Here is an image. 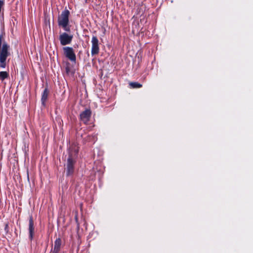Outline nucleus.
Returning <instances> with one entry per match:
<instances>
[{
  "instance_id": "f8f14e48",
  "label": "nucleus",
  "mask_w": 253,
  "mask_h": 253,
  "mask_svg": "<svg viewBox=\"0 0 253 253\" xmlns=\"http://www.w3.org/2000/svg\"><path fill=\"white\" fill-rule=\"evenodd\" d=\"M129 85L131 88H140L142 86L141 84L137 82H130Z\"/></svg>"
},
{
  "instance_id": "9b49d317",
  "label": "nucleus",
  "mask_w": 253,
  "mask_h": 253,
  "mask_svg": "<svg viewBox=\"0 0 253 253\" xmlns=\"http://www.w3.org/2000/svg\"><path fill=\"white\" fill-rule=\"evenodd\" d=\"M9 77V73L6 71L0 72V80L2 82Z\"/></svg>"
},
{
  "instance_id": "0eeeda50",
  "label": "nucleus",
  "mask_w": 253,
  "mask_h": 253,
  "mask_svg": "<svg viewBox=\"0 0 253 253\" xmlns=\"http://www.w3.org/2000/svg\"><path fill=\"white\" fill-rule=\"evenodd\" d=\"M91 115V111L90 109H86L80 115V119L84 124H87Z\"/></svg>"
},
{
  "instance_id": "39448f33",
  "label": "nucleus",
  "mask_w": 253,
  "mask_h": 253,
  "mask_svg": "<svg viewBox=\"0 0 253 253\" xmlns=\"http://www.w3.org/2000/svg\"><path fill=\"white\" fill-rule=\"evenodd\" d=\"M73 38L72 35L64 32L60 35L59 40L62 45H66L71 43Z\"/></svg>"
},
{
  "instance_id": "9d476101",
  "label": "nucleus",
  "mask_w": 253,
  "mask_h": 253,
  "mask_svg": "<svg viewBox=\"0 0 253 253\" xmlns=\"http://www.w3.org/2000/svg\"><path fill=\"white\" fill-rule=\"evenodd\" d=\"M48 95V89L47 88H45L44 89V90L42 93V98H41V100H42V104H44L45 103V102L46 101V100H47Z\"/></svg>"
},
{
  "instance_id": "1a4fd4ad",
  "label": "nucleus",
  "mask_w": 253,
  "mask_h": 253,
  "mask_svg": "<svg viewBox=\"0 0 253 253\" xmlns=\"http://www.w3.org/2000/svg\"><path fill=\"white\" fill-rule=\"evenodd\" d=\"M61 240L60 238L56 239L54 242V246L52 253H58L60 250Z\"/></svg>"
},
{
  "instance_id": "f257e3e1",
  "label": "nucleus",
  "mask_w": 253,
  "mask_h": 253,
  "mask_svg": "<svg viewBox=\"0 0 253 253\" xmlns=\"http://www.w3.org/2000/svg\"><path fill=\"white\" fill-rule=\"evenodd\" d=\"M10 55V46L4 42L2 44V35H0V67L5 68L7 58Z\"/></svg>"
},
{
  "instance_id": "4468645a",
  "label": "nucleus",
  "mask_w": 253,
  "mask_h": 253,
  "mask_svg": "<svg viewBox=\"0 0 253 253\" xmlns=\"http://www.w3.org/2000/svg\"><path fill=\"white\" fill-rule=\"evenodd\" d=\"M4 5V1L3 0H0V10H1V8L3 7Z\"/></svg>"
},
{
  "instance_id": "6e6552de",
  "label": "nucleus",
  "mask_w": 253,
  "mask_h": 253,
  "mask_svg": "<svg viewBox=\"0 0 253 253\" xmlns=\"http://www.w3.org/2000/svg\"><path fill=\"white\" fill-rule=\"evenodd\" d=\"M28 230L29 233V239L30 240H32L34 235L35 227L34 225L33 218L32 215L29 217Z\"/></svg>"
},
{
  "instance_id": "7ed1b4c3",
  "label": "nucleus",
  "mask_w": 253,
  "mask_h": 253,
  "mask_svg": "<svg viewBox=\"0 0 253 253\" xmlns=\"http://www.w3.org/2000/svg\"><path fill=\"white\" fill-rule=\"evenodd\" d=\"M70 11L65 9L62 11L61 14L58 16L57 22L60 27H62L66 32L70 31V28L68 26L69 23Z\"/></svg>"
},
{
  "instance_id": "f03ea898",
  "label": "nucleus",
  "mask_w": 253,
  "mask_h": 253,
  "mask_svg": "<svg viewBox=\"0 0 253 253\" xmlns=\"http://www.w3.org/2000/svg\"><path fill=\"white\" fill-rule=\"evenodd\" d=\"M78 149L75 146H72L70 149L69 157L67 159L66 164V174L67 176L73 174L74 171V166L76 163V160L73 158V154L77 155L78 153Z\"/></svg>"
},
{
  "instance_id": "423d86ee",
  "label": "nucleus",
  "mask_w": 253,
  "mask_h": 253,
  "mask_svg": "<svg viewBox=\"0 0 253 253\" xmlns=\"http://www.w3.org/2000/svg\"><path fill=\"white\" fill-rule=\"evenodd\" d=\"M91 55L98 54L99 52V41L96 36H93L91 39Z\"/></svg>"
},
{
  "instance_id": "ddd939ff",
  "label": "nucleus",
  "mask_w": 253,
  "mask_h": 253,
  "mask_svg": "<svg viewBox=\"0 0 253 253\" xmlns=\"http://www.w3.org/2000/svg\"><path fill=\"white\" fill-rule=\"evenodd\" d=\"M66 72L67 74H69L71 71L70 67L68 66H66L65 68Z\"/></svg>"
},
{
  "instance_id": "20e7f679",
  "label": "nucleus",
  "mask_w": 253,
  "mask_h": 253,
  "mask_svg": "<svg viewBox=\"0 0 253 253\" xmlns=\"http://www.w3.org/2000/svg\"><path fill=\"white\" fill-rule=\"evenodd\" d=\"M63 50L65 57L71 62L75 63L76 61V56L73 48L69 46H65L63 48Z\"/></svg>"
}]
</instances>
